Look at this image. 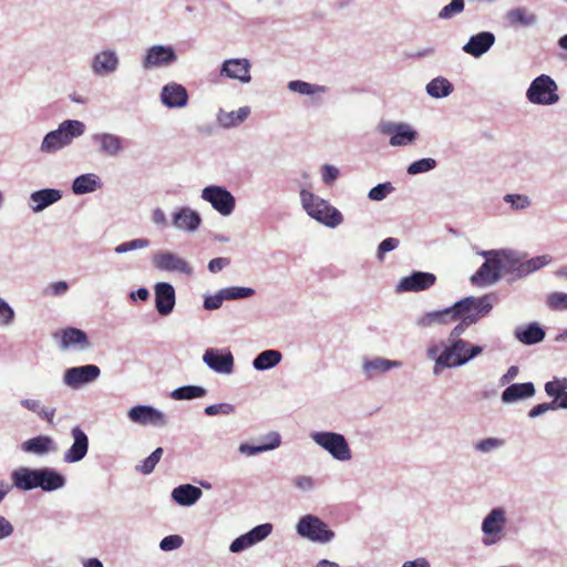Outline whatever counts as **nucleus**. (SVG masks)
Masks as SVG:
<instances>
[{"label":"nucleus","mask_w":567,"mask_h":567,"mask_svg":"<svg viewBox=\"0 0 567 567\" xmlns=\"http://www.w3.org/2000/svg\"><path fill=\"white\" fill-rule=\"evenodd\" d=\"M484 348L467 340H446L440 353L439 365H447V369L464 367L481 355Z\"/></svg>","instance_id":"nucleus-3"},{"label":"nucleus","mask_w":567,"mask_h":567,"mask_svg":"<svg viewBox=\"0 0 567 567\" xmlns=\"http://www.w3.org/2000/svg\"><path fill=\"white\" fill-rule=\"evenodd\" d=\"M551 261L553 258L549 255L533 257L523 262L518 259V262L516 264V270H514V272H517V276L522 278L542 269L543 267L549 265Z\"/></svg>","instance_id":"nucleus-34"},{"label":"nucleus","mask_w":567,"mask_h":567,"mask_svg":"<svg viewBox=\"0 0 567 567\" xmlns=\"http://www.w3.org/2000/svg\"><path fill=\"white\" fill-rule=\"evenodd\" d=\"M127 417L132 423L142 426L165 427L168 424L167 416L161 410L146 404L132 406L127 411Z\"/></svg>","instance_id":"nucleus-11"},{"label":"nucleus","mask_w":567,"mask_h":567,"mask_svg":"<svg viewBox=\"0 0 567 567\" xmlns=\"http://www.w3.org/2000/svg\"><path fill=\"white\" fill-rule=\"evenodd\" d=\"M39 468L20 467L11 473L13 486L21 491L38 488Z\"/></svg>","instance_id":"nucleus-30"},{"label":"nucleus","mask_w":567,"mask_h":567,"mask_svg":"<svg viewBox=\"0 0 567 567\" xmlns=\"http://www.w3.org/2000/svg\"><path fill=\"white\" fill-rule=\"evenodd\" d=\"M203 492L199 487L192 484H182L172 491V499L181 506L190 507L202 497Z\"/></svg>","instance_id":"nucleus-29"},{"label":"nucleus","mask_w":567,"mask_h":567,"mask_svg":"<svg viewBox=\"0 0 567 567\" xmlns=\"http://www.w3.org/2000/svg\"><path fill=\"white\" fill-rule=\"evenodd\" d=\"M548 308L554 311L567 310V293L566 292H551L546 298Z\"/></svg>","instance_id":"nucleus-54"},{"label":"nucleus","mask_w":567,"mask_h":567,"mask_svg":"<svg viewBox=\"0 0 567 567\" xmlns=\"http://www.w3.org/2000/svg\"><path fill=\"white\" fill-rule=\"evenodd\" d=\"M402 362L398 360H390L382 357H374L372 359H364L362 362V371L367 379H373L378 374H384L392 369L402 367Z\"/></svg>","instance_id":"nucleus-25"},{"label":"nucleus","mask_w":567,"mask_h":567,"mask_svg":"<svg viewBox=\"0 0 567 567\" xmlns=\"http://www.w3.org/2000/svg\"><path fill=\"white\" fill-rule=\"evenodd\" d=\"M567 390V378H555L553 381L545 383V392L548 396L555 399L561 396Z\"/></svg>","instance_id":"nucleus-49"},{"label":"nucleus","mask_w":567,"mask_h":567,"mask_svg":"<svg viewBox=\"0 0 567 567\" xmlns=\"http://www.w3.org/2000/svg\"><path fill=\"white\" fill-rule=\"evenodd\" d=\"M288 89L302 95H312L324 91L323 86L311 84L305 81L295 80L288 83Z\"/></svg>","instance_id":"nucleus-43"},{"label":"nucleus","mask_w":567,"mask_h":567,"mask_svg":"<svg viewBox=\"0 0 567 567\" xmlns=\"http://www.w3.org/2000/svg\"><path fill=\"white\" fill-rule=\"evenodd\" d=\"M464 10V0H451V2L444 6L437 13V18L441 20H450L453 17L462 13Z\"/></svg>","instance_id":"nucleus-50"},{"label":"nucleus","mask_w":567,"mask_h":567,"mask_svg":"<svg viewBox=\"0 0 567 567\" xmlns=\"http://www.w3.org/2000/svg\"><path fill=\"white\" fill-rule=\"evenodd\" d=\"M202 198L221 216H229L236 207L235 196L224 186L210 185L202 190Z\"/></svg>","instance_id":"nucleus-10"},{"label":"nucleus","mask_w":567,"mask_h":567,"mask_svg":"<svg viewBox=\"0 0 567 567\" xmlns=\"http://www.w3.org/2000/svg\"><path fill=\"white\" fill-rule=\"evenodd\" d=\"M436 281V276L432 272L425 271H413L411 275L401 278L395 291L408 292V291H423L432 287Z\"/></svg>","instance_id":"nucleus-17"},{"label":"nucleus","mask_w":567,"mask_h":567,"mask_svg":"<svg viewBox=\"0 0 567 567\" xmlns=\"http://www.w3.org/2000/svg\"><path fill=\"white\" fill-rule=\"evenodd\" d=\"M73 443L63 455V461L69 464L82 461L89 451V437L80 426H74L71 430Z\"/></svg>","instance_id":"nucleus-18"},{"label":"nucleus","mask_w":567,"mask_h":567,"mask_svg":"<svg viewBox=\"0 0 567 567\" xmlns=\"http://www.w3.org/2000/svg\"><path fill=\"white\" fill-rule=\"evenodd\" d=\"M177 54L172 45L154 44L150 47L141 61L144 70L168 66L177 62Z\"/></svg>","instance_id":"nucleus-12"},{"label":"nucleus","mask_w":567,"mask_h":567,"mask_svg":"<svg viewBox=\"0 0 567 567\" xmlns=\"http://www.w3.org/2000/svg\"><path fill=\"white\" fill-rule=\"evenodd\" d=\"M494 300L495 297L493 295L464 297L452 305L454 319L457 317H468L474 318L476 323L491 312Z\"/></svg>","instance_id":"nucleus-6"},{"label":"nucleus","mask_w":567,"mask_h":567,"mask_svg":"<svg viewBox=\"0 0 567 567\" xmlns=\"http://www.w3.org/2000/svg\"><path fill=\"white\" fill-rule=\"evenodd\" d=\"M454 315L452 306L441 310H433L415 318V326L420 329H429L435 326H447L453 322Z\"/></svg>","instance_id":"nucleus-22"},{"label":"nucleus","mask_w":567,"mask_h":567,"mask_svg":"<svg viewBox=\"0 0 567 567\" xmlns=\"http://www.w3.org/2000/svg\"><path fill=\"white\" fill-rule=\"evenodd\" d=\"M203 362L212 371L219 374H230L234 371V357L227 349H206L203 355Z\"/></svg>","instance_id":"nucleus-16"},{"label":"nucleus","mask_w":567,"mask_h":567,"mask_svg":"<svg viewBox=\"0 0 567 567\" xmlns=\"http://www.w3.org/2000/svg\"><path fill=\"white\" fill-rule=\"evenodd\" d=\"M272 528H274L272 524L264 523V524L255 526L249 532H247V534L249 535L254 545H256V544L262 542L264 539H266L271 534Z\"/></svg>","instance_id":"nucleus-53"},{"label":"nucleus","mask_w":567,"mask_h":567,"mask_svg":"<svg viewBox=\"0 0 567 567\" xmlns=\"http://www.w3.org/2000/svg\"><path fill=\"white\" fill-rule=\"evenodd\" d=\"M223 301H225V298L220 289L215 295L205 296L203 306L206 310H217L221 307Z\"/></svg>","instance_id":"nucleus-64"},{"label":"nucleus","mask_w":567,"mask_h":567,"mask_svg":"<svg viewBox=\"0 0 567 567\" xmlns=\"http://www.w3.org/2000/svg\"><path fill=\"white\" fill-rule=\"evenodd\" d=\"M62 348H70L72 346H80L81 349L89 347V339L84 331L76 328H68L62 333Z\"/></svg>","instance_id":"nucleus-40"},{"label":"nucleus","mask_w":567,"mask_h":567,"mask_svg":"<svg viewBox=\"0 0 567 567\" xmlns=\"http://www.w3.org/2000/svg\"><path fill=\"white\" fill-rule=\"evenodd\" d=\"M535 393L536 390L533 382L513 383L502 392L501 400L504 404H511L533 398Z\"/></svg>","instance_id":"nucleus-28"},{"label":"nucleus","mask_w":567,"mask_h":567,"mask_svg":"<svg viewBox=\"0 0 567 567\" xmlns=\"http://www.w3.org/2000/svg\"><path fill=\"white\" fill-rule=\"evenodd\" d=\"M310 439L336 461L348 462L352 458L349 443L341 433L315 431L310 433Z\"/></svg>","instance_id":"nucleus-4"},{"label":"nucleus","mask_w":567,"mask_h":567,"mask_svg":"<svg viewBox=\"0 0 567 567\" xmlns=\"http://www.w3.org/2000/svg\"><path fill=\"white\" fill-rule=\"evenodd\" d=\"M506 19L514 27H532L538 21L537 16L525 8H515L507 12Z\"/></svg>","instance_id":"nucleus-37"},{"label":"nucleus","mask_w":567,"mask_h":567,"mask_svg":"<svg viewBox=\"0 0 567 567\" xmlns=\"http://www.w3.org/2000/svg\"><path fill=\"white\" fill-rule=\"evenodd\" d=\"M153 266L159 271L193 276L194 268L188 260L171 250H158L152 257Z\"/></svg>","instance_id":"nucleus-9"},{"label":"nucleus","mask_w":567,"mask_h":567,"mask_svg":"<svg viewBox=\"0 0 567 567\" xmlns=\"http://www.w3.org/2000/svg\"><path fill=\"white\" fill-rule=\"evenodd\" d=\"M85 124L78 120H66L59 125V132L65 142L83 135Z\"/></svg>","instance_id":"nucleus-42"},{"label":"nucleus","mask_w":567,"mask_h":567,"mask_svg":"<svg viewBox=\"0 0 567 567\" xmlns=\"http://www.w3.org/2000/svg\"><path fill=\"white\" fill-rule=\"evenodd\" d=\"M172 224L178 230L194 233L199 228L202 217L196 210L182 207L173 214Z\"/></svg>","instance_id":"nucleus-24"},{"label":"nucleus","mask_w":567,"mask_h":567,"mask_svg":"<svg viewBox=\"0 0 567 567\" xmlns=\"http://www.w3.org/2000/svg\"><path fill=\"white\" fill-rule=\"evenodd\" d=\"M441 351L442 350H440V347L437 344L430 346L426 349L427 359L434 361V367H433L434 375H440L443 370L447 369V365H439L437 364Z\"/></svg>","instance_id":"nucleus-62"},{"label":"nucleus","mask_w":567,"mask_h":567,"mask_svg":"<svg viewBox=\"0 0 567 567\" xmlns=\"http://www.w3.org/2000/svg\"><path fill=\"white\" fill-rule=\"evenodd\" d=\"M399 239L394 237H388L384 240H382L377 249V258L380 261H383L384 255L386 252H390L399 247Z\"/></svg>","instance_id":"nucleus-59"},{"label":"nucleus","mask_w":567,"mask_h":567,"mask_svg":"<svg viewBox=\"0 0 567 567\" xmlns=\"http://www.w3.org/2000/svg\"><path fill=\"white\" fill-rule=\"evenodd\" d=\"M417 138V133L412 125L408 123H398L394 136H391L390 142H400V140H408L412 142Z\"/></svg>","instance_id":"nucleus-46"},{"label":"nucleus","mask_w":567,"mask_h":567,"mask_svg":"<svg viewBox=\"0 0 567 567\" xmlns=\"http://www.w3.org/2000/svg\"><path fill=\"white\" fill-rule=\"evenodd\" d=\"M183 542H184L183 537L179 535H168V536H165L159 542V548L163 551L175 550V549H178L183 545Z\"/></svg>","instance_id":"nucleus-61"},{"label":"nucleus","mask_w":567,"mask_h":567,"mask_svg":"<svg viewBox=\"0 0 567 567\" xmlns=\"http://www.w3.org/2000/svg\"><path fill=\"white\" fill-rule=\"evenodd\" d=\"M454 321H458V323L450 331L446 340H464L462 338L463 333L470 326L475 324V319L457 317L453 319V322Z\"/></svg>","instance_id":"nucleus-47"},{"label":"nucleus","mask_w":567,"mask_h":567,"mask_svg":"<svg viewBox=\"0 0 567 567\" xmlns=\"http://www.w3.org/2000/svg\"><path fill=\"white\" fill-rule=\"evenodd\" d=\"M436 167V161L431 157L421 158L411 163L406 169L410 175H417L421 173H426Z\"/></svg>","instance_id":"nucleus-48"},{"label":"nucleus","mask_w":567,"mask_h":567,"mask_svg":"<svg viewBox=\"0 0 567 567\" xmlns=\"http://www.w3.org/2000/svg\"><path fill=\"white\" fill-rule=\"evenodd\" d=\"M503 199L505 203L509 204L514 210H524L532 205L530 198L523 194H507Z\"/></svg>","instance_id":"nucleus-52"},{"label":"nucleus","mask_w":567,"mask_h":567,"mask_svg":"<svg viewBox=\"0 0 567 567\" xmlns=\"http://www.w3.org/2000/svg\"><path fill=\"white\" fill-rule=\"evenodd\" d=\"M151 245L147 238H136L130 241H124L114 248L115 254L122 255L128 251L144 249Z\"/></svg>","instance_id":"nucleus-51"},{"label":"nucleus","mask_w":567,"mask_h":567,"mask_svg":"<svg viewBox=\"0 0 567 567\" xmlns=\"http://www.w3.org/2000/svg\"><path fill=\"white\" fill-rule=\"evenodd\" d=\"M14 321L13 308L0 297V326L8 327Z\"/></svg>","instance_id":"nucleus-56"},{"label":"nucleus","mask_w":567,"mask_h":567,"mask_svg":"<svg viewBox=\"0 0 567 567\" xmlns=\"http://www.w3.org/2000/svg\"><path fill=\"white\" fill-rule=\"evenodd\" d=\"M161 101L169 109H181L186 106L188 93L182 84L172 82L163 86Z\"/></svg>","instance_id":"nucleus-23"},{"label":"nucleus","mask_w":567,"mask_h":567,"mask_svg":"<svg viewBox=\"0 0 567 567\" xmlns=\"http://www.w3.org/2000/svg\"><path fill=\"white\" fill-rule=\"evenodd\" d=\"M274 445H275V443L267 444V445H250L248 443H241L238 446V452L246 456H254L259 453L274 451Z\"/></svg>","instance_id":"nucleus-57"},{"label":"nucleus","mask_w":567,"mask_h":567,"mask_svg":"<svg viewBox=\"0 0 567 567\" xmlns=\"http://www.w3.org/2000/svg\"><path fill=\"white\" fill-rule=\"evenodd\" d=\"M251 546H254V543L251 542L249 535L246 533V534H243L239 537L235 538L231 542V544L229 546V550L234 554H237V553H240Z\"/></svg>","instance_id":"nucleus-63"},{"label":"nucleus","mask_w":567,"mask_h":567,"mask_svg":"<svg viewBox=\"0 0 567 567\" xmlns=\"http://www.w3.org/2000/svg\"><path fill=\"white\" fill-rule=\"evenodd\" d=\"M282 354L275 349L264 350L252 360V367L257 371H266L280 363Z\"/></svg>","instance_id":"nucleus-35"},{"label":"nucleus","mask_w":567,"mask_h":567,"mask_svg":"<svg viewBox=\"0 0 567 567\" xmlns=\"http://www.w3.org/2000/svg\"><path fill=\"white\" fill-rule=\"evenodd\" d=\"M21 450L28 454L44 456L56 453L59 446L53 437L49 435H38L24 441L21 444Z\"/></svg>","instance_id":"nucleus-21"},{"label":"nucleus","mask_w":567,"mask_h":567,"mask_svg":"<svg viewBox=\"0 0 567 567\" xmlns=\"http://www.w3.org/2000/svg\"><path fill=\"white\" fill-rule=\"evenodd\" d=\"M66 478L52 467H41L38 473V488L43 492H54L65 486Z\"/></svg>","instance_id":"nucleus-26"},{"label":"nucleus","mask_w":567,"mask_h":567,"mask_svg":"<svg viewBox=\"0 0 567 567\" xmlns=\"http://www.w3.org/2000/svg\"><path fill=\"white\" fill-rule=\"evenodd\" d=\"M514 336L523 344L532 346L542 342L546 333L537 322H532L527 326L517 327Z\"/></svg>","instance_id":"nucleus-31"},{"label":"nucleus","mask_w":567,"mask_h":567,"mask_svg":"<svg viewBox=\"0 0 567 567\" xmlns=\"http://www.w3.org/2000/svg\"><path fill=\"white\" fill-rule=\"evenodd\" d=\"M292 484L301 492H311L316 487V481L309 475H298L293 477Z\"/></svg>","instance_id":"nucleus-60"},{"label":"nucleus","mask_w":567,"mask_h":567,"mask_svg":"<svg viewBox=\"0 0 567 567\" xmlns=\"http://www.w3.org/2000/svg\"><path fill=\"white\" fill-rule=\"evenodd\" d=\"M225 300L246 299L255 295V289L250 287H226L221 288Z\"/></svg>","instance_id":"nucleus-44"},{"label":"nucleus","mask_w":567,"mask_h":567,"mask_svg":"<svg viewBox=\"0 0 567 567\" xmlns=\"http://www.w3.org/2000/svg\"><path fill=\"white\" fill-rule=\"evenodd\" d=\"M250 114L249 106H241L236 111H224L220 110L217 120L218 123L224 127H233L243 123Z\"/></svg>","instance_id":"nucleus-38"},{"label":"nucleus","mask_w":567,"mask_h":567,"mask_svg":"<svg viewBox=\"0 0 567 567\" xmlns=\"http://www.w3.org/2000/svg\"><path fill=\"white\" fill-rule=\"evenodd\" d=\"M485 262L471 277L472 284L476 286L493 285L501 279V274L514 272L518 256L512 250H487L482 251Z\"/></svg>","instance_id":"nucleus-1"},{"label":"nucleus","mask_w":567,"mask_h":567,"mask_svg":"<svg viewBox=\"0 0 567 567\" xmlns=\"http://www.w3.org/2000/svg\"><path fill=\"white\" fill-rule=\"evenodd\" d=\"M503 444H504V442L501 439L487 437V439H483L480 442H477L475 444V450L481 453H489L494 450L499 449L501 446H503Z\"/></svg>","instance_id":"nucleus-58"},{"label":"nucleus","mask_w":567,"mask_h":567,"mask_svg":"<svg viewBox=\"0 0 567 567\" xmlns=\"http://www.w3.org/2000/svg\"><path fill=\"white\" fill-rule=\"evenodd\" d=\"M495 35L489 31H482L472 35L462 50L474 58L484 55L495 43Z\"/></svg>","instance_id":"nucleus-20"},{"label":"nucleus","mask_w":567,"mask_h":567,"mask_svg":"<svg viewBox=\"0 0 567 567\" xmlns=\"http://www.w3.org/2000/svg\"><path fill=\"white\" fill-rule=\"evenodd\" d=\"M101 374V370L95 364H85L69 368L63 373V383L71 389H80L84 384L95 381Z\"/></svg>","instance_id":"nucleus-15"},{"label":"nucleus","mask_w":567,"mask_h":567,"mask_svg":"<svg viewBox=\"0 0 567 567\" xmlns=\"http://www.w3.org/2000/svg\"><path fill=\"white\" fill-rule=\"evenodd\" d=\"M103 183L96 174L86 173L74 178L72 192L75 195H84L100 189Z\"/></svg>","instance_id":"nucleus-33"},{"label":"nucleus","mask_w":567,"mask_h":567,"mask_svg":"<svg viewBox=\"0 0 567 567\" xmlns=\"http://www.w3.org/2000/svg\"><path fill=\"white\" fill-rule=\"evenodd\" d=\"M207 390L200 385H183L172 391L171 398L176 401L194 400L205 396Z\"/></svg>","instance_id":"nucleus-41"},{"label":"nucleus","mask_w":567,"mask_h":567,"mask_svg":"<svg viewBox=\"0 0 567 567\" xmlns=\"http://www.w3.org/2000/svg\"><path fill=\"white\" fill-rule=\"evenodd\" d=\"M425 91L433 99H443L453 92V85L446 78L437 76L426 84Z\"/></svg>","instance_id":"nucleus-39"},{"label":"nucleus","mask_w":567,"mask_h":567,"mask_svg":"<svg viewBox=\"0 0 567 567\" xmlns=\"http://www.w3.org/2000/svg\"><path fill=\"white\" fill-rule=\"evenodd\" d=\"M155 307L161 316H168L173 312L176 303V292L169 282H157L154 286Z\"/></svg>","instance_id":"nucleus-19"},{"label":"nucleus","mask_w":567,"mask_h":567,"mask_svg":"<svg viewBox=\"0 0 567 567\" xmlns=\"http://www.w3.org/2000/svg\"><path fill=\"white\" fill-rule=\"evenodd\" d=\"M90 151V161L97 162L105 158H112L120 156L124 148L123 144H92Z\"/></svg>","instance_id":"nucleus-36"},{"label":"nucleus","mask_w":567,"mask_h":567,"mask_svg":"<svg viewBox=\"0 0 567 567\" xmlns=\"http://www.w3.org/2000/svg\"><path fill=\"white\" fill-rule=\"evenodd\" d=\"M526 99L535 105H554L559 101L558 85L551 76L540 74L530 82Z\"/></svg>","instance_id":"nucleus-5"},{"label":"nucleus","mask_w":567,"mask_h":567,"mask_svg":"<svg viewBox=\"0 0 567 567\" xmlns=\"http://www.w3.org/2000/svg\"><path fill=\"white\" fill-rule=\"evenodd\" d=\"M163 455V449H155L151 455H148L140 465L136 466V471L145 475L151 474Z\"/></svg>","instance_id":"nucleus-45"},{"label":"nucleus","mask_w":567,"mask_h":567,"mask_svg":"<svg viewBox=\"0 0 567 567\" xmlns=\"http://www.w3.org/2000/svg\"><path fill=\"white\" fill-rule=\"evenodd\" d=\"M62 198V192L55 188H43L31 193L30 208L33 213H40Z\"/></svg>","instance_id":"nucleus-27"},{"label":"nucleus","mask_w":567,"mask_h":567,"mask_svg":"<svg viewBox=\"0 0 567 567\" xmlns=\"http://www.w3.org/2000/svg\"><path fill=\"white\" fill-rule=\"evenodd\" d=\"M120 56L114 49H103L96 52L90 63V69L96 78H105L117 72Z\"/></svg>","instance_id":"nucleus-13"},{"label":"nucleus","mask_w":567,"mask_h":567,"mask_svg":"<svg viewBox=\"0 0 567 567\" xmlns=\"http://www.w3.org/2000/svg\"><path fill=\"white\" fill-rule=\"evenodd\" d=\"M297 534L313 543L327 544L334 538V532L318 516L312 514L303 515L296 525Z\"/></svg>","instance_id":"nucleus-7"},{"label":"nucleus","mask_w":567,"mask_h":567,"mask_svg":"<svg viewBox=\"0 0 567 567\" xmlns=\"http://www.w3.org/2000/svg\"><path fill=\"white\" fill-rule=\"evenodd\" d=\"M507 518L503 507H494L482 522V543L493 546L505 537Z\"/></svg>","instance_id":"nucleus-8"},{"label":"nucleus","mask_w":567,"mask_h":567,"mask_svg":"<svg viewBox=\"0 0 567 567\" xmlns=\"http://www.w3.org/2000/svg\"><path fill=\"white\" fill-rule=\"evenodd\" d=\"M393 190V186L391 183H381L377 186L372 187L368 194L369 199L374 202L383 200Z\"/></svg>","instance_id":"nucleus-55"},{"label":"nucleus","mask_w":567,"mask_h":567,"mask_svg":"<svg viewBox=\"0 0 567 567\" xmlns=\"http://www.w3.org/2000/svg\"><path fill=\"white\" fill-rule=\"evenodd\" d=\"M300 202L306 213L326 227L334 229L343 223V215L339 209L305 188L300 190Z\"/></svg>","instance_id":"nucleus-2"},{"label":"nucleus","mask_w":567,"mask_h":567,"mask_svg":"<svg viewBox=\"0 0 567 567\" xmlns=\"http://www.w3.org/2000/svg\"><path fill=\"white\" fill-rule=\"evenodd\" d=\"M20 405L29 412L34 413L40 420L45 421L48 424H53L56 409L48 406L39 399H22Z\"/></svg>","instance_id":"nucleus-32"},{"label":"nucleus","mask_w":567,"mask_h":567,"mask_svg":"<svg viewBox=\"0 0 567 567\" xmlns=\"http://www.w3.org/2000/svg\"><path fill=\"white\" fill-rule=\"evenodd\" d=\"M250 70L251 62L246 58L226 59L220 65L219 75L241 84H248L251 81Z\"/></svg>","instance_id":"nucleus-14"}]
</instances>
